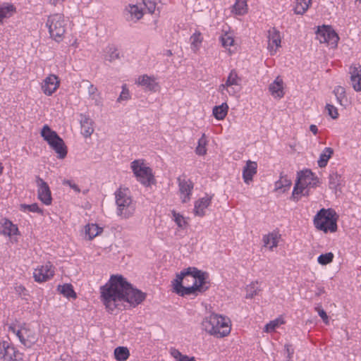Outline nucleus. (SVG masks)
<instances>
[{
  "mask_svg": "<svg viewBox=\"0 0 361 361\" xmlns=\"http://www.w3.org/2000/svg\"><path fill=\"white\" fill-rule=\"evenodd\" d=\"M201 324L205 332L218 338L227 336L231 330L230 319L215 313L204 317Z\"/></svg>",
  "mask_w": 361,
  "mask_h": 361,
  "instance_id": "f03ea898",
  "label": "nucleus"
},
{
  "mask_svg": "<svg viewBox=\"0 0 361 361\" xmlns=\"http://www.w3.org/2000/svg\"><path fill=\"white\" fill-rule=\"evenodd\" d=\"M16 288H17L18 291L25 290V288L23 286H19Z\"/></svg>",
  "mask_w": 361,
  "mask_h": 361,
  "instance_id": "69168bd1",
  "label": "nucleus"
},
{
  "mask_svg": "<svg viewBox=\"0 0 361 361\" xmlns=\"http://www.w3.org/2000/svg\"><path fill=\"white\" fill-rule=\"evenodd\" d=\"M57 361H66V360H65L64 359H63V358H61H61H59V360H57Z\"/></svg>",
  "mask_w": 361,
  "mask_h": 361,
  "instance_id": "774afa93",
  "label": "nucleus"
},
{
  "mask_svg": "<svg viewBox=\"0 0 361 361\" xmlns=\"http://www.w3.org/2000/svg\"><path fill=\"white\" fill-rule=\"evenodd\" d=\"M212 196H206L198 199L195 202L193 212L197 216L203 217L206 214V209L210 205Z\"/></svg>",
  "mask_w": 361,
  "mask_h": 361,
  "instance_id": "412c9836",
  "label": "nucleus"
},
{
  "mask_svg": "<svg viewBox=\"0 0 361 361\" xmlns=\"http://www.w3.org/2000/svg\"><path fill=\"white\" fill-rule=\"evenodd\" d=\"M4 171V166H2L1 163H0V175L2 174Z\"/></svg>",
  "mask_w": 361,
  "mask_h": 361,
  "instance_id": "338daca9",
  "label": "nucleus"
},
{
  "mask_svg": "<svg viewBox=\"0 0 361 361\" xmlns=\"http://www.w3.org/2000/svg\"><path fill=\"white\" fill-rule=\"evenodd\" d=\"M58 291L63 296L68 298L75 299L77 295L73 290V287L71 283H65L63 285H59L57 287Z\"/></svg>",
  "mask_w": 361,
  "mask_h": 361,
  "instance_id": "c85d7f7f",
  "label": "nucleus"
},
{
  "mask_svg": "<svg viewBox=\"0 0 361 361\" xmlns=\"http://www.w3.org/2000/svg\"><path fill=\"white\" fill-rule=\"evenodd\" d=\"M257 164L255 161L248 160L243 170V178L245 183L252 181L254 175L257 173Z\"/></svg>",
  "mask_w": 361,
  "mask_h": 361,
  "instance_id": "5701e85b",
  "label": "nucleus"
},
{
  "mask_svg": "<svg viewBox=\"0 0 361 361\" xmlns=\"http://www.w3.org/2000/svg\"><path fill=\"white\" fill-rule=\"evenodd\" d=\"M315 310L318 312L319 315L322 319L323 322L326 324H329V317L327 316L326 312L321 308V307H316Z\"/></svg>",
  "mask_w": 361,
  "mask_h": 361,
  "instance_id": "4d7b16f0",
  "label": "nucleus"
},
{
  "mask_svg": "<svg viewBox=\"0 0 361 361\" xmlns=\"http://www.w3.org/2000/svg\"><path fill=\"white\" fill-rule=\"evenodd\" d=\"M80 125L82 134L85 137H90L94 132L93 121L87 116L81 114Z\"/></svg>",
  "mask_w": 361,
  "mask_h": 361,
  "instance_id": "b1692460",
  "label": "nucleus"
},
{
  "mask_svg": "<svg viewBox=\"0 0 361 361\" xmlns=\"http://www.w3.org/2000/svg\"><path fill=\"white\" fill-rule=\"evenodd\" d=\"M182 275L190 276L193 280V283L197 287L199 292H204L209 288V282H207L208 274L203 272L195 267H188L182 271Z\"/></svg>",
  "mask_w": 361,
  "mask_h": 361,
  "instance_id": "6e6552de",
  "label": "nucleus"
},
{
  "mask_svg": "<svg viewBox=\"0 0 361 361\" xmlns=\"http://www.w3.org/2000/svg\"><path fill=\"white\" fill-rule=\"evenodd\" d=\"M82 85L87 88V93L89 97L94 101L95 105L100 104V94L98 92V90L97 87L92 85L89 80H83L82 81Z\"/></svg>",
  "mask_w": 361,
  "mask_h": 361,
  "instance_id": "393cba45",
  "label": "nucleus"
},
{
  "mask_svg": "<svg viewBox=\"0 0 361 361\" xmlns=\"http://www.w3.org/2000/svg\"><path fill=\"white\" fill-rule=\"evenodd\" d=\"M18 231V227L14 225L11 221L4 219L1 224V233L5 235L11 236L16 235Z\"/></svg>",
  "mask_w": 361,
  "mask_h": 361,
  "instance_id": "bb28decb",
  "label": "nucleus"
},
{
  "mask_svg": "<svg viewBox=\"0 0 361 361\" xmlns=\"http://www.w3.org/2000/svg\"><path fill=\"white\" fill-rule=\"evenodd\" d=\"M241 80V78L238 76L236 71L233 69L229 73L225 82L226 86L235 87L234 86L240 85Z\"/></svg>",
  "mask_w": 361,
  "mask_h": 361,
  "instance_id": "473e14b6",
  "label": "nucleus"
},
{
  "mask_svg": "<svg viewBox=\"0 0 361 361\" xmlns=\"http://www.w3.org/2000/svg\"><path fill=\"white\" fill-rule=\"evenodd\" d=\"M41 136L47 142L50 147L57 154L59 159H64L67 155V147L56 132L52 130L48 125H44L41 130Z\"/></svg>",
  "mask_w": 361,
  "mask_h": 361,
  "instance_id": "39448f33",
  "label": "nucleus"
},
{
  "mask_svg": "<svg viewBox=\"0 0 361 361\" xmlns=\"http://www.w3.org/2000/svg\"><path fill=\"white\" fill-rule=\"evenodd\" d=\"M60 81L56 75L50 74L44 80L42 85L43 92L48 96L51 95L59 87Z\"/></svg>",
  "mask_w": 361,
  "mask_h": 361,
  "instance_id": "6ab92c4d",
  "label": "nucleus"
},
{
  "mask_svg": "<svg viewBox=\"0 0 361 361\" xmlns=\"http://www.w3.org/2000/svg\"><path fill=\"white\" fill-rule=\"evenodd\" d=\"M180 197L183 203L188 202L190 200L194 184L191 180L186 178L183 175L177 178Z\"/></svg>",
  "mask_w": 361,
  "mask_h": 361,
  "instance_id": "f8f14e48",
  "label": "nucleus"
},
{
  "mask_svg": "<svg viewBox=\"0 0 361 361\" xmlns=\"http://www.w3.org/2000/svg\"><path fill=\"white\" fill-rule=\"evenodd\" d=\"M136 84L143 87L145 90L150 92H155L159 89V85L156 81V78L154 76H149L146 74L140 76L136 80Z\"/></svg>",
  "mask_w": 361,
  "mask_h": 361,
  "instance_id": "aec40b11",
  "label": "nucleus"
},
{
  "mask_svg": "<svg viewBox=\"0 0 361 361\" xmlns=\"http://www.w3.org/2000/svg\"><path fill=\"white\" fill-rule=\"evenodd\" d=\"M36 184L37 186L38 198L44 204L50 205L51 204L52 198L48 184L39 176H36Z\"/></svg>",
  "mask_w": 361,
  "mask_h": 361,
  "instance_id": "2eb2a0df",
  "label": "nucleus"
},
{
  "mask_svg": "<svg viewBox=\"0 0 361 361\" xmlns=\"http://www.w3.org/2000/svg\"><path fill=\"white\" fill-rule=\"evenodd\" d=\"M158 0H143V4L149 13H154Z\"/></svg>",
  "mask_w": 361,
  "mask_h": 361,
  "instance_id": "864d4df0",
  "label": "nucleus"
},
{
  "mask_svg": "<svg viewBox=\"0 0 361 361\" xmlns=\"http://www.w3.org/2000/svg\"><path fill=\"white\" fill-rule=\"evenodd\" d=\"M220 41L224 47L228 48L234 44V39L231 34L226 32L220 37Z\"/></svg>",
  "mask_w": 361,
  "mask_h": 361,
  "instance_id": "de8ad7c7",
  "label": "nucleus"
},
{
  "mask_svg": "<svg viewBox=\"0 0 361 361\" xmlns=\"http://www.w3.org/2000/svg\"><path fill=\"white\" fill-rule=\"evenodd\" d=\"M63 0H49L51 4L56 6L59 2L63 1Z\"/></svg>",
  "mask_w": 361,
  "mask_h": 361,
  "instance_id": "e2e57ef3",
  "label": "nucleus"
},
{
  "mask_svg": "<svg viewBox=\"0 0 361 361\" xmlns=\"http://www.w3.org/2000/svg\"><path fill=\"white\" fill-rule=\"evenodd\" d=\"M119 58V54L117 49L114 47H109L107 49V54L105 56V59L111 62Z\"/></svg>",
  "mask_w": 361,
  "mask_h": 361,
  "instance_id": "3c124183",
  "label": "nucleus"
},
{
  "mask_svg": "<svg viewBox=\"0 0 361 361\" xmlns=\"http://www.w3.org/2000/svg\"><path fill=\"white\" fill-rule=\"evenodd\" d=\"M63 185H69L73 190H74L76 192H80V190L79 187L74 183H73L71 180H65L63 181Z\"/></svg>",
  "mask_w": 361,
  "mask_h": 361,
  "instance_id": "bf43d9fd",
  "label": "nucleus"
},
{
  "mask_svg": "<svg viewBox=\"0 0 361 361\" xmlns=\"http://www.w3.org/2000/svg\"><path fill=\"white\" fill-rule=\"evenodd\" d=\"M166 55L167 56H172V55H173V53H172V51H171V50H166Z\"/></svg>",
  "mask_w": 361,
  "mask_h": 361,
  "instance_id": "0e129e2a",
  "label": "nucleus"
},
{
  "mask_svg": "<svg viewBox=\"0 0 361 361\" xmlns=\"http://www.w3.org/2000/svg\"><path fill=\"white\" fill-rule=\"evenodd\" d=\"M312 0H296L294 11L296 14H304L310 7Z\"/></svg>",
  "mask_w": 361,
  "mask_h": 361,
  "instance_id": "f704fd0d",
  "label": "nucleus"
},
{
  "mask_svg": "<svg viewBox=\"0 0 361 361\" xmlns=\"http://www.w3.org/2000/svg\"><path fill=\"white\" fill-rule=\"evenodd\" d=\"M116 214L122 219L133 216L136 211V202L133 200L128 188L118 189L115 192Z\"/></svg>",
  "mask_w": 361,
  "mask_h": 361,
  "instance_id": "7ed1b4c3",
  "label": "nucleus"
},
{
  "mask_svg": "<svg viewBox=\"0 0 361 361\" xmlns=\"http://www.w3.org/2000/svg\"><path fill=\"white\" fill-rule=\"evenodd\" d=\"M284 321L281 318H277L269 322L264 326V331L269 333L274 331L277 327H279L281 324H283Z\"/></svg>",
  "mask_w": 361,
  "mask_h": 361,
  "instance_id": "c03bdc74",
  "label": "nucleus"
},
{
  "mask_svg": "<svg viewBox=\"0 0 361 361\" xmlns=\"http://www.w3.org/2000/svg\"><path fill=\"white\" fill-rule=\"evenodd\" d=\"M334 94L338 104L343 106V102L347 100L345 88L342 86H337L334 90Z\"/></svg>",
  "mask_w": 361,
  "mask_h": 361,
  "instance_id": "79ce46f5",
  "label": "nucleus"
},
{
  "mask_svg": "<svg viewBox=\"0 0 361 361\" xmlns=\"http://www.w3.org/2000/svg\"><path fill=\"white\" fill-rule=\"evenodd\" d=\"M46 26L49 29L50 37L57 42L63 40L66 32V22L61 13H54L48 16Z\"/></svg>",
  "mask_w": 361,
  "mask_h": 361,
  "instance_id": "423d86ee",
  "label": "nucleus"
},
{
  "mask_svg": "<svg viewBox=\"0 0 361 361\" xmlns=\"http://www.w3.org/2000/svg\"><path fill=\"white\" fill-rule=\"evenodd\" d=\"M283 85V80L280 77H277L269 85V90L271 94L275 97H283L284 94Z\"/></svg>",
  "mask_w": 361,
  "mask_h": 361,
  "instance_id": "a878e982",
  "label": "nucleus"
},
{
  "mask_svg": "<svg viewBox=\"0 0 361 361\" xmlns=\"http://www.w3.org/2000/svg\"><path fill=\"white\" fill-rule=\"evenodd\" d=\"M341 176L337 173H332L329 176V187L331 190H334L335 193L339 190L341 185Z\"/></svg>",
  "mask_w": 361,
  "mask_h": 361,
  "instance_id": "72a5a7b5",
  "label": "nucleus"
},
{
  "mask_svg": "<svg viewBox=\"0 0 361 361\" xmlns=\"http://www.w3.org/2000/svg\"><path fill=\"white\" fill-rule=\"evenodd\" d=\"M187 278V275H182L181 271L179 274L176 275V278L172 282L173 291L180 296L194 294L196 291H198L194 283L192 286H183V283H184V281L188 280Z\"/></svg>",
  "mask_w": 361,
  "mask_h": 361,
  "instance_id": "9b49d317",
  "label": "nucleus"
},
{
  "mask_svg": "<svg viewBox=\"0 0 361 361\" xmlns=\"http://www.w3.org/2000/svg\"><path fill=\"white\" fill-rule=\"evenodd\" d=\"M334 149L331 147H325L321 153L319 158L317 161L318 166L320 168H324L327 165L328 161L332 157Z\"/></svg>",
  "mask_w": 361,
  "mask_h": 361,
  "instance_id": "2f4dec72",
  "label": "nucleus"
},
{
  "mask_svg": "<svg viewBox=\"0 0 361 361\" xmlns=\"http://www.w3.org/2000/svg\"><path fill=\"white\" fill-rule=\"evenodd\" d=\"M228 111V105L226 102L222 103L219 106L213 108V115L217 120H223L227 115Z\"/></svg>",
  "mask_w": 361,
  "mask_h": 361,
  "instance_id": "cd10ccee",
  "label": "nucleus"
},
{
  "mask_svg": "<svg viewBox=\"0 0 361 361\" xmlns=\"http://www.w3.org/2000/svg\"><path fill=\"white\" fill-rule=\"evenodd\" d=\"M172 214L173 217V220L177 224V226L180 228H185L187 225V221L185 220V218L183 215L179 213H177L176 211H172Z\"/></svg>",
  "mask_w": 361,
  "mask_h": 361,
  "instance_id": "09e8293b",
  "label": "nucleus"
},
{
  "mask_svg": "<svg viewBox=\"0 0 361 361\" xmlns=\"http://www.w3.org/2000/svg\"><path fill=\"white\" fill-rule=\"evenodd\" d=\"M54 272V266L50 262H47L44 265L35 269L33 277L37 282H44L53 277Z\"/></svg>",
  "mask_w": 361,
  "mask_h": 361,
  "instance_id": "4468645a",
  "label": "nucleus"
},
{
  "mask_svg": "<svg viewBox=\"0 0 361 361\" xmlns=\"http://www.w3.org/2000/svg\"><path fill=\"white\" fill-rule=\"evenodd\" d=\"M338 216L336 212L331 209H322L314 218L315 227L324 233H334L337 231Z\"/></svg>",
  "mask_w": 361,
  "mask_h": 361,
  "instance_id": "20e7f679",
  "label": "nucleus"
},
{
  "mask_svg": "<svg viewBox=\"0 0 361 361\" xmlns=\"http://www.w3.org/2000/svg\"><path fill=\"white\" fill-rule=\"evenodd\" d=\"M334 255L332 252H327L319 255L317 258V262L321 265H326L333 262Z\"/></svg>",
  "mask_w": 361,
  "mask_h": 361,
  "instance_id": "49530a36",
  "label": "nucleus"
},
{
  "mask_svg": "<svg viewBox=\"0 0 361 361\" xmlns=\"http://www.w3.org/2000/svg\"><path fill=\"white\" fill-rule=\"evenodd\" d=\"M350 83L356 92H361V65L353 64L350 66Z\"/></svg>",
  "mask_w": 361,
  "mask_h": 361,
  "instance_id": "a211bd4d",
  "label": "nucleus"
},
{
  "mask_svg": "<svg viewBox=\"0 0 361 361\" xmlns=\"http://www.w3.org/2000/svg\"><path fill=\"white\" fill-rule=\"evenodd\" d=\"M291 180L287 176H281L280 179L276 182V190H281L282 192H285L291 185Z\"/></svg>",
  "mask_w": 361,
  "mask_h": 361,
  "instance_id": "4c0bfd02",
  "label": "nucleus"
},
{
  "mask_svg": "<svg viewBox=\"0 0 361 361\" xmlns=\"http://www.w3.org/2000/svg\"><path fill=\"white\" fill-rule=\"evenodd\" d=\"M130 167L137 180L143 185L149 186L154 180L152 169L145 165L143 160H134Z\"/></svg>",
  "mask_w": 361,
  "mask_h": 361,
  "instance_id": "0eeeda50",
  "label": "nucleus"
},
{
  "mask_svg": "<svg viewBox=\"0 0 361 361\" xmlns=\"http://www.w3.org/2000/svg\"><path fill=\"white\" fill-rule=\"evenodd\" d=\"M305 188H304L303 186H302L300 183H298V182L297 181L296 183H295V185L293 188V193H292V198L295 200V201H298V198L297 197V195H300V194H302V195H305L303 193V191L305 190Z\"/></svg>",
  "mask_w": 361,
  "mask_h": 361,
  "instance_id": "5fc2aeb1",
  "label": "nucleus"
},
{
  "mask_svg": "<svg viewBox=\"0 0 361 361\" xmlns=\"http://www.w3.org/2000/svg\"><path fill=\"white\" fill-rule=\"evenodd\" d=\"M100 293L101 300L109 312H112L124 302L135 307L146 298V293L134 288L121 275L111 276L109 282L101 287Z\"/></svg>",
  "mask_w": 361,
  "mask_h": 361,
  "instance_id": "f257e3e1",
  "label": "nucleus"
},
{
  "mask_svg": "<svg viewBox=\"0 0 361 361\" xmlns=\"http://www.w3.org/2000/svg\"><path fill=\"white\" fill-rule=\"evenodd\" d=\"M170 354L177 361H196L194 357H188V355H183L175 348L170 349Z\"/></svg>",
  "mask_w": 361,
  "mask_h": 361,
  "instance_id": "58836bf2",
  "label": "nucleus"
},
{
  "mask_svg": "<svg viewBox=\"0 0 361 361\" xmlns=\"http://www.w3.org/2000/svg\"><path fill=\"white\" fill-rule=\"evenodd\" d=\"M297 181L304 188H314L319 183V178L310 170L307 169L298 173Z\"/></svg>",
  "mask_w": 361,
  "mask_h": 361,
  "instance_id": "dca6fc26",
  "label": "nucleus"
},
{
  "mask_svg": "<svg viewBox=\"0 0 361 361\" xmlns=\"http://www.w3.org/2000/svg\"><path fill=\"white\" fill-rule=\"evenodd\" d=\"M129 98H130L129 90L125 86H123L122 92H121L119 97L118 98L117 101L121 102L123 100H128V99H129Z\"/></svg>",
  "mask_w": 361,
  "mask_h": 361,
  "instance_id": "13d9d810",
  "label": "nucleus"
},
{
  "mask_svg": "<svg viewBox=\"0 0 361 361\" xmlns=\"http://www.w3.org/2000/svg\"><path fill=\"white\" fill-rule=\"evenodd\" d=\"M247 0H236L233 6L232 12L235 15L243 16L247 13Z\"/></svg>",
  "mask_w": 361,
  "mask_h": 361,
  "instance_id": "c756f323",
  "label": "nucleus"
},
{
  "mask_svg": "<svg viewBox=\"0 0 361 361\" xmlns=\"http://www.w3.org/2000/svg\"><path fill=\"white\" fill-rule=\"evenodd\" d=\"M268 49L271 55L274 54L281 47V37L279 31L272 27L268 31Z\"/></svg>",
  "mask_w": 361,
  "mask_h": 361,
  "instance_id": "f3484780",
  "label": "nucleus"
},
{
  "mask_svg": "<svg viewBox=\"0 0 361 361\" xmlns=\"http://www.w3.org/2000/svg\"><path fill=\"white\" fill-rule=\"evenodd\" d=\"M102 231L103 228L96 224H89L85 228V234L88 236L89 240H92Z\"/></svg>",
  "mask_w": 361,
  "mask_h": 361,
  "instance_id": "7c9ffc66",
  "label": "nucleus"
},
{
  "mask_svg": "<svg viewBox=\"0 0 361 361\" xmlns=\"http://www.w3.org/2000/svg\"><path fill=\"white\" fill-rule=\"evenodd\" d=\"M8 331L16 334L25 346L30 347L37 341L35 334L25 324L21 326L12 324L9 326Z\"/></svg>",
  "mask_w": 361,
  "mask_h": 361,
  "instance_id": "1a4fd4ad",
  "label": "nucleus"
},
{
  "mask_svg": "<svg viewBox=\"0 0 361 361\" xmlns=\"http://www.w3.org/2000/svg\"><path fill=\"white\" fill-rule=\"evenodd\" d=\"M15 11V7L13 5H0V23L4 18L10 17Z\"/></svg>",
  "mask_w": 361,
  "mask_h": 361,
  "instance_id": "37998d69",
  "label": "nucleus"
},
{
  "mask_svg": "<svg viewBox=\"0 0 361 361\" xmlns=\"http://www.w3.org/2000/svg\"><path fill=\"white\" fill-rule=\"evenodd\" d=\"M310 130L314 135H316L318 132V128L315 125H311L310 126Z\"/></svg>",
  "mask_w": 361,
  "mask_h": 361,
  "instance_id": "680f3d73",
  "label": "nucleus"
},
{
  "mask_svg": "<svg viewBox=\"0 0 361 361\" xmlns=\"http://www.w3.org/2000/svg\"><path fill=\"white\" fill-rule=\"evenodd\" d=\"M0 359L3 361H18L22 357L13 345L7 341H3L0 343Z\"/></svg>",
  "mask_w": 361,
  "mask_h": 361,
  "instance_id": "ddd939ff",
  "label": "nucleus"
},
{
  "mask_svg": "<svg viewBox=\"0 0 361 361\" xmlns=\"http://www.w3.org/2000/svg\"><path fill=\"white\" fill-rule=\"evenodd\" d=\"M285 348H286V353L288 354L287 355V360L288 361H293L292 358H293V355L294 353V350L291 348V345H285Z\"/></svg>",
  "mask_w": 361,
  "mask_h": 361,
  "instance_id": "052dcab7",
  "label": "nucleus"
},
{
  "mask_svg": "<svg viewBox=\"0 0 361 361\" xmlns=\"http://www.w3.org/2000/svg\"><path fill=\"white\" fill-rule=\"evenodd\" d=\"M207 144V137L204 133H203L201 137L198 140V145L195 149V152L200 156H203L207 153L206 145Z\"/></svg>",
  "mask_w": 361,
  "mask_h": 361,
  "instance_id": "ea45409f",
  "label": "nucleus"
},
{
  "mask_svg": "<svg viewBox=\"0 0 361 361\" xmlns=\"http://www.w3.org/2000/svg\"><path fill=\"white\" fill-rule=\"evenodd\" d=\"M281 238V235L279 231H273L262 238L264 246L272 251L274 248L278 246L279 242Z\"/></svg>",
  "mask_w": 361,
  "mask_h": 361,
  "instance_id": "4be33fe9",
  "label": "nucleus"
},
{
  "mask_svg": "<svg viewBox=\"0 0 361 361\" xmlns=\"http://www.w3.org/2000/svg\"><path fill=\"white\" fill-rule=\"evenodd\" d=\"M326 109L328 111L329 115L333 119H336L338 117L339 114H338V109L336 107H335L334 106H333L331 104H327L326 105Z\"/></svg>",
  "mask_w": 361,
  "mask_h": 361,
  "instance_id": "6e6d98bb",
  "label": "nucleus"
},
{
  "mask_svg": "<svg viewBox=\"0 0 361 361\" xmlns=\"http://www.w3.org/2000/svg\"><path fill=\"white\" fill-rule=\"evenodd\" d=\"M218 91L223 95L227 93L230 96H235L239 92V90H236L235 87L226 86L225 82L219 86Z\"/></svg>",
  "mask_w": 361,
  "mask_h": 361,
  "instance_id": "a18cd8bd",
  "label": "nucleus"
},
{
  "mask_svg": "<svg viewBox=\"0 0 361 361\" xmlns=\"http://www.w3.org/2000/svg\"><path fill=\"white\" fill-rule=\"evenodd\" d=\"M128 11L130 15L131 20L135 19L138 20L142 18L143 16L142 9L139 8L137 5H129Z\"/></svg>",
  "mask_w": 361,
  "mask_h": 361,
  "instance_id": "a19ab883",
  "label": "nucleus"
},
{
  "mask_svg": "<svg viewBox=\"0 0 361 361\" xmlns=\"http://www.w3.org/2000/svg\"><path fill=\"white\" fill-rule=\"evenodd\" d=\"M20 209L21 210L25 212L29 211L32 212H37L39 214H42V210L39 207L38 204L37 203H34L32 204H20Z\"/></svg>",
  "mask_w": 361,
  "mask_h": 361,
  "instance_id": "603ef678",
  "label": "nucleus"
},
{
  "mask_svg": "<svg viewBox=\"0 0 361 361\" xmlns=\"http://www.w3.org/2000/svg\"><path fill=\"white\" fill-rule=\"evenodd\" d=\"M114 356L118 361H126L130 356L129 350L126 347H117L114 350Z\"/></svg>",
  "mask_w": 361,
  "mask_h": 361,
  "instance_id": "e433bc0d",
  "label": "nucleus"
},
{
  "mask_svg": "<svg viewBox=\"0 0 361 361\" xmlns=\"http://www.w3.org/2000/svg\"><path fill=\"white\" fill-rule=\"evenodd\" d=\"M317 39L320 43H326L332 48H336L339 40L338 34L330 26L319 27L316 32Z\"/></svg>",
  "mask_w": 361,
  "mask_h": 361,
  "instance_id": "9d476101",
  "label": "nucleus"
},
{
  "mask_svg": "<svg viewBox=\"0 0 361 361\" xmlns=\"http://www.w3.org/2000/svg\"><path fill=\"white\" fill-rule=\"evenodd\" d=\"M257 281L252 282L247 287L246 298H252L258 294L260 290L257 287Z\"/></svg>",
  "mask_w": 361,
  "mask_h": 361,
  "instance_id": "8fccbe9b",
  "label": "nucleus"
},
{
  "mask_svg": "<svg viewBox=\"0 0 361 361\" xmlns=\"http://www.w3.org/2000/svg\"><path fill=\"white\" fill-rule=\"evenodd\" d=\"M203 41V37H202V34L199 31H196L191 37H190V42H191V49L192 51L196 53L200 47L201 43Z\"/></svg>",
  "mask_w": 361,
  "mask_h": 361,
  "instance_id": "c9c22d12",
  "label": "nucleus"
}]
</instances>
